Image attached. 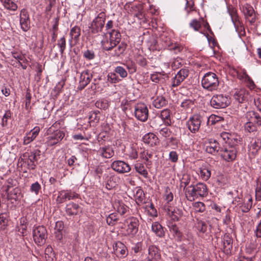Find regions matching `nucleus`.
I'll return each mask as SVG.
<instances>
[{
	"label": "nucleus",
	"mask_w": 261,
	"mask_h": 261,
	"mask_svg": "<svg viewBox=\"0 0 261 261\" xmlns=\"http://www.w3.org/2000/svg\"><path fill=\"white\" fill-rule=\"evenodd\" d=\"M189 70L186 68L181 69L175 76L172 79L171 87H177L188 76Z\"/></svg>",
	"instance_id": "nucleus-13"
},
{
	"label": "nucleus",
	"mask_w": 261,
	"mask_h": 261,
	"mask_svg": "<svg viewBox=\"0 0 261 261\" xmlns=\"http://www.w3.org/2000/svg\"><path fill=\"white\" fill-rule=\"evenodd\" d=\"M135 116L136 118L142 122L146 121L148 117V110L144 103H138L135 106Z\"/></svg>",
	"instance_id": "nucleus-9"
},
{
	"label": "nucleus",
	"mask_w": 261,
	"mask_h": 261,
	"mask_svg": "<svg viewBox=\"0 0 261 261\" xmlns=\"http://www.w3.org/2000/svg\"><path fill=\"white\" fill-rule=\"evenodd\" d=\"M159 117L162 119L163 122L166 125L168 126L171 125V114L169 109H166L162 110L160 113Z\"/></svg>",
	"instance_id": "nucleus-32"
},
{
	"label": "nucleus",
	"mask_w": 261,
	"mask_h": 261,
	"mask_svg": "<svg viewBox=\"0 0 261 261\" xmlns=\"http://www.w3.org/2000/svg\"><path fill=\"white\" fill-rule=\"evenodd\" d=\"M151 230L158 237L162 238L165 236L164 228L158 222L152 223Z\"/></svg>",
	"instance_id": "nucleus-30"
},
{
	"label": "nucleus",
	"mask_w": 261,
	"mask_h": 261,
	"mask_svg": "<svg viewBox=\"0 0 261 261\" xmlns=\"http://www.w3.org/2000/svg\"><path fill=\"white\" fill-rule=\"evenodd\" d=\"M115 47L116 48L114 50L113 56L115 57H119L125 51L126 48V44L124 43L121 42L119 44L118 46L116 45Z\"/></svg>",
	"instance_id": "nucleus-45"
},
{
	"label": "nucleus",
	"mask_w": 261,
	"mask_h": 261,
	"mask_svg": "<svg viewBox=\"0 0 261 261\" xmlns=\"http://www.w3.org/2000/svg\"><path fill=\"white\" fill-rule=\"evenodd\" d=\"M161 258L159 249L155 245L149 246L148 249V261H159Z\"/></svg>",
	"instance_id": "nucleus-21"
},
{
	"label": "nucleus",
	"mask_w": 261,
	"mask_h": 261,
	"mask_svg": "<svg viewBox=\"0 0 261 261\" xmlns=\"http://www.w3.org/2000/svg\"><path fill=\"white\" fill-rule=\"evenodd\" d=\"M57 45L60 48V52L62 54L66 48V40L64 36L58 41Z\"/></svg>",
	"instance_id": "nucleus-58"
},
{
	"label": "nucleus",
	"mask_w": 261,
	"mask_h": 261,
	"mask_svg": "<svg viewBox=\"0 0 261 261\" xmlns=\"http://www.w3.org/2000/svg\"><path fill=\"white\" fill-rule=\"evenodd\" d=\"M246 116L248 121L245 124V130L249 133L256 131L257 126L261 125L259 115L254 111H250L247 113Z\"/></svg>",
	"instance_id": "nucleus-4"
},
{
	"label": "nucleus",
	"mask_w": 261,
	"mask_h": 261,
	"mask_svg": "<svg viewBox=\"0 0 261 261\" xmlns=\"http://www.w3.org/2000/svg\"><path fill=\"white\" fill-rule=\"evenodd\" d=\"M200 177L205 181L207 180L211 175V168L210 166H202L199 169Z\"/></svg>",
	"instance_id": "nucleus-29"
},
{
	"label": "nucleus",
	"mask_w": 261,
	"mask_h": 261,
	"mask_svg": "<svg viewBox=\"0 0 261 261\" xmlns=\"http://www.w3.org/2000/svg\"><path fill=\"white\" fill-rule=\"evenodd\" d=\"M167 103V101L163 96H159L156 97L152 102L153 106L157 108L161 109L165 106Z\"/></svg>",
	"instance_id": "nucleus-42"
},
{
	"label": "nucleus",
	"mask_w": 261,
	"mask_h": 261,
	"mask_svg": "<svg viewBox=\"0 0 261 261\" xmlns=\"http://www.w3.org/2000/svg\"><path fill=\"white\" fill-rule=\"evenodd\" d=\"M150 78L153 82L163 83L165 82L166 79L168 78V75L164 71L156 72L151 74Z\"/></svg>",
	"instance_id": "nucleus-25"
},
{
	"label": "nucleus",
	"mask_w": 261,
	"mask_h": 261,
	"mask_svg": "<svg viewBox=\"0 0 261 261\" xmlns=\"http://www.w3.org/2000/svg\"><path fill=\"white\" fill-rule=\"evenodd\" d=\"M207 194V187L203 183H198L196 185L189 186L185 189L186 197L190 201H194L199 197H204Z\"/></svg>",
	"instance_id": "nucleus-1"
},
{
	"label": "nucleus",
	"mask_w": 261,
	"mask_h": 261,
	"mask_svg": "<svg viewBox=\"0 0 261 261\" xmlns=\"http://www.w3.org/2000/svg\"><path fill=\"white\" fill-rule=\"evenodd\" d=\"M152 156V152H149L147 150L144 151L141 153L140 157L141 159L146 161L147 165H150L151 162L149 161Z\"/></svg>",
	"instance_id": "nucleus-56"
},
{
	"label": "nucleus",
	"mask_w": 261,
	"mask_h": 261,
	"mask_svg": "<svg viewBox=\"0 0 261 261\" xmlns=\"http://www.w3.org/2000/svg\"><path fill=\"white\" fill-rule=\"evenodd\" d=\"M202 121V117L199 115H194L187 122L188 129L192 133H196L199 130Z\"/></svg>",
	"instance_id": "nucleus-10"
},
{
	"label": "nucleus",
	"mask_w": 261,
	"mask_h": 261,
	"mask_svg": "<svg viewBox=\"0 0 261 261\" xmlns=\"http://www.w3.org/2000/svg\"><path fill=\"white\" fill-rule=\"evenodd\" d=\"M193 107L194 102L190 99H186L181 103V107L182 108V110L185 111L187 113L191 112Z\"/></svg>",
	"instance_id": "nucleus-43"
},
{
	"label": "nucleus",
	"mask_w": 261,
	"mask_h": 261,
	"mask_svg": "<svg viewBox=\"0 0 261 261\" xmlns=\"http://www.w3.org/2000/svg\"><path fill=\"white\" fill-rule=\"evenodd\" d=\"M168 49L170 50H173L175 54H178L183 49V47L177 43H170V44L167 45Z\"/></svg>",
	"instance_id": "nucleus-51"
},
{
	"label": "nucleus",
	"mask_w": 261,
	"mask_h": 261,
	"mask_svg": "<svg viewBox=\"0 0 261 261\" xmlns=\"http://www.w3.org/2000/svg\"><path fill=\"white\" fill-rule=\"evenodd\" d=\"M101 44L102 48L107 51L112 50L116 45H114L110 40L108 38V35H106L105 38L101 41Z\"/></svg>",
	"instance_id": "nucleus-44"
},
{
	"label": "nucleus",
	"mask_w": 261,
	"mask_h": 261,
	"mask_svg": "<svg viewBox=\"0 0 261 261\" xmlns=\"http://www.w3.org/2000/svg\"><path fill=\"white\" fill-rule=\"evenodd\" d=\"M106 35H108V38L114 45H117L119 43L121 40V34L117 30H112L111 32L107 33Z\"/></svg>",
	"instance_id": "nucleus-26"
},
{
	"label": "nucleus",
	"mask_w": 261,
	"mask_h": 261,
	"mask_svg": "<svg viewBox=\"0 0 261 261\" xmlns=\"http://www.w3.org/2000/svg\"><path fill=\"white\" fill-rule=\"evenodd\" d=\"M99 114L100 112L99 111H94L91 112L89 117L90 122H93L95 123L98 122L99 120Z\"/></svg>",
	"instance_id": "nucleus-57"
},
{
	"label": "nucleus",
	"mask_w": 261,
	"mask_h": 261,
	"mask_svg": "<svg viewBox=\"0 0 261 261\" xmlns=\"http://www.w3.org/2000/svg\"><path fill=\"white\" fill-rule=\"evenodd\" d=\"M168 228L170 233L178 241H180L182 234V232L179 230L177 226L173 223H169L168 225Z\"/></svg>",
	"instance_id": "nucleus-28"
},
{
	"label": "nucleus",
	"mask_w": 261,
	"mask_h": 261,
	"mask_svg": "<svg viewBox=\"0 0 261 261\" xmlns=\"http://www.w3.org/2000/svg\"><path fill=\"white\" fill-rule=\"evenodd\" d=\"M40 132L39 127H35L23 137V144L28 145L37 137Z\"/></svg>",
	"instance_id": "nucleus-22"
},
{
	"label": "nucleus",
	"mask_w": 261,
	"mask_h": 261,
	"mask_svg": "<svg viewBox=\"0 0 261 261\" xmlns=\"http://www.w3.org/2000/svg\"><path fill=\"white\" fill-rule=\"evenodd\" d=\"M45 257L46 261H56V257L53 249L48 246L45 249Z\"/></svg>",
	"instance_id": "nucleus-39"
},
{
	"label": "nucleus",
	"mask_w": 261,
	"mask_h": 261,
	"mask_svg": "<svg viewBox=\"0 0 261 261\" xmlns=\"http://www.w3.org/2000/svg\"><path fill=\"white\" fill-rule=\"evenodd\" d=\"M106 17V15L105 11L100 12L98 14L89 26L91 33L96 34L101 32L105 25Z\"/></svg>",
	"instance_id": "nucleus-5"
},
{
	"label": "nucleus",
	"mask_w": 261,
	"mask_h": 261,
	"mask_svg": "<svg viewBox=\"0 0 261 261\" xmlns=\"http://www.w3.org/2000/svg\"><path fill=\"white\" fill-rule=\"evenodd\" d=\"M248 93L245 89L237 90L234 94V97L239 103L243 102L246 99Z\"/></svg>",
	"instance_id": "nucleus-34"
},
{
	"label": "nucleus",
	"mask_w": 261,
	"mask_h": 261,
	"mask_svg": "<svg viewBox=\"0 0 261 261\" xmlns=\"http://www.w3.org/2000/svg\"><path fill=\"white\" fill-rule=\"evenodd\" d=\"M118 220L117 215L115 213L110 214L106 218L107 223L108 225L114 226Z\"/></svg>",
	"instance_id": "nucleus-47"
},
{
	"label": "nucleus",
	"mask_w": 261,
	"mask_h": 261,
	"mask_svg": "<svg viewBox=\"0 0 261 261\" xmlns=\"http://www.w3.org/2000/svg\"><path fill=\"white\" fill-rule=\"evenodd\" d=\"M109 102L105 99L98 100L95 102V106L100 109L106 110L109 108Z\"/></svg>",
	"instance_id": "nucleus-50"
},
{
	"label": "nucleus",
	"mask_w": 261,
	"mask_h": 261,
	"mask_svg": "<svg viewBox=\"0 0 261 261\" xmlns=\"http://www.w3.org/2000/svg\"><path fill=\"white\" fill-rule=\"evenodd\" d=\"M143 141L144 143L150 146H154L159 143L158 138L153 133H149L144 136Z\"/></svg>",
	"instance_id": "nucleus-24"
},
{
	"label": "nucleus",
	"mask_w": 261,
	"mask_h": 261,
	"mask_svg": "<svg viewBox=\"0 0 261 261\" xmlns=\"http://www.w3.org/2000/svg\"><path fill=\"white\" fill-rule=\"evenodd\" d=\"M134 196L135 198L136 202L138 205H140L143 203L145 196L144 193L142 190H138Z\"/></svg>",
	"instance_id": "nucleus-48"
},
{
	"label": "nucleus",
	"mask_w": 261,
	"mask_h": 261,
	"mask_svg": "<svg viewBox=\"0 0 261 261\" xmlns=\"http://www.w3.org/2000/svg\"><path fill=\"white\" fill-rule=\"evenodd\" d=\"M11 112L10 110L6 111L3 117L2 125L6 126L8 125V120L11 117Z\"/></svg>",
	"instance_id": "nucleus-59"
},
{
	"label": "nucleus",
	"mask_w": 261,
	"mask_h": 261,
	"mask_svg": "<svg viewBox=\"0 0 261 261\" xmlns=\"http://www.w3.org/2000/svg\"><path fill=\"white\" fill-rule=\"evenodd\" d=\"M242 11L245 18L251 24H253L256 19L254 10L253 7L248 4H246L242 7Z\"/></svg>",
	"instance_id": "nucleus-15"
},
{
	"label": "nucleus",
	"mask_w": 261,
	"mask_h": 261,
	"mask_svg": "<svg viewBox=\"0 0 261 261\" xmlns=\"http://www.w3.org/2000/svg\"><path fill=\"white\" fill-rule=\"evenodd\" d=\"M20 190L18 188H16L13 189L10 193H8V197L10 199L16 200L18 199Z\"/></svg>",
	"instance_id": "nucleus-54"
},
{
	"label": "nucleus",
	"mask_w": 261,
	"mask_h": 261,
	"mask_svg": "<svg viewBox=\"0 0 261 261\" xmlns=\"http://www.w3.org/2000/svg\"><path fill=\"white\" fill-rule=\"evenodd\" d=\"M83 56L88 60H93L95 57L94 51L89 49L85 50L83 53Z\"/></svg>",
	"instance_id": "nucleus-61"
},
{
	"label": "nucleus",
	"mask_w": 261,
	"mask_h": 261,
	"mask_svg": "<svg viewBox=\"0 0 261 261\" xmlns=\"http://www.w3.org/2000/svg\"><path fill=\"white\" fill-rule=\"evenodd\" d=\"M66 195V191L63 190L59 192L58 195L56 199V202L58 203H62L67 199Z\"/></svg>",
	"instance_id": "nucleus-52"
},
{
	"label": "nucleus",
	"mask_w": 261,
	"mask_h": 261,
	"mask_svg": "<svg viewBox=\"0 0 261 261\" xmlns=\"http://www.w3.org/2000/svg\"><path fill=\"white\" fill-rule=\"evenodd\" d=\"M135 169L136 171L139 174L142 175L144 178H147L148 176V173L147 170L145 169V167L143 164L137 162L134 165Z\"/></svg>",
	"instance_id": "nucleus-36"
},
{
	"label": "nucleus",
	"mask_w": 261,
	"mask_h": 261,
	"mask_svg": "<svg viewBox=\"0 0 261 261\" xmlns=\"http://www.w3.org/2000/svg\"><path fill=\"white\" fill-rule=\"evenodd\" d=\"M114 71L118 74L121 77L125 78L127 76V72L125 68L122 66H118L115 67Z\"/></svg>",
	"instance_id": "nucleus-55"
},
{
	"label": "nucleus",
	"mask_w": 261,
	"mask_h": 261,
	"mask_svg": "<svg viewBox=\"0 0 261 261\" xmlns=\"http://www.w3.org/2000/svg\"><path fill=\"white\" fill-rule=\"evenodd\" d=\"M211 105L215 109L225 108L230 103L228 96L223 94L214 95L211 98Z\"/></svg>",
	"instance_id": "nucleus-8"
},
{
	"label": "nucleus",
	"mask_w": 261,
	"mask_h": 261,
	"mask_svg": "<svg viewBox=\"0 0 261 261\" xmlns=\"http://www.w3.org/2000/svg\"><path fill=\"white\" fill-rule=\"evenodd\" d=\"M222 147H220L218 141L214 139H209L206 142L205 150L207 152L215 154L218 151L220 152Z\"/></svg>",
	"instance_id": "nucleus-18"
},
{
	"label": "nucleus",
	"mask_w": 261,
	"mask_h": 261,
	"mask_svg": "<svg viewBox=\"0 0 261 261\" xmlns=\"http://www.w3.org/2000/svg\"><path fill=\"white\" fill-rule=\"evenodd\" d=\"M203 88L210 91L218 89L219 81L217 75L214 72H208L204 74L201 80Z\"/></svg>",
	"instance_id": "nucleus-3"
},
{
	"label": "nucleus",
	"mask_w": 261,
	"mask_h": 261,
	"mask_svg": "<svg viewBox=\"0 0 261 261\" xmlns=\"http://www.w3.org/2000/svg\"><path fill=\"white\" fill-rule=\"evenodd\" d=\"M106 188L108 190H111L118 185L120 179L112 173H105L103 176Z\"/></svg>",
	"instance_id": "nucleus-14"
},
{
	"label": "nucleus",
	"mask_w": 261,
	"mask_h": 261,
	"mask_svg": "<svg viewBox=\"0 0 261 261\" xmlns=\"http://www.w3.org/2000/svg\"><path fill=\"white\" fill-rule=\"evenodd\" d=\"M220 153L221 158L225 161L227 162H233L237 156V147L234 145H225L222 147Z\"/></svg>",
	"instance_id": "nucleus-7"
},
{
	"label": "nucleus",
	"mask_w": 261,
	"mask_h": 261,
	"mask_svg": "<svg viewBox=\"0 0 261 261\" xmlns=\"http://www.w3.org/2000/svg\"><path fill=\"white\" fill-rule=\"evenodd\" d=\"M232 239L229 234L226 233L224 235L222 240L223 247L221 249L227 255L231 254L232 249Z\"/></svg>",
	"instance_id": "nucleus-17"
},
{
	"label": "nucleus",
	"mask_w": 261,
	"mask_h": 261,
	"mask_svg": "<svg viewBox=\"0 0 261 261\" xmlns=\"http://www.w3.org/2000/svg\"><path fill=\"white\" fill-rule=\"evenodd\" d=\"M92 75L88 71L83 72L80 76V85L78 87L79 90L84 89L91 81Z\"/></svg>",
	"instance_id": "nucleus-23"
},
{
	"label": "nucleus",
	"mask_w": 261,
	"mask_h": 261,
	"mask_svg": "<svg viewBox=\"0 0 261 261\" xmlns=\"http://www.w3.org/2000/svg\"><path fill=\"white\" fill-rule=\"evenodd\" d=\"M19 23L21 30L23 32L28 31L31 28V20L28 11L22 9L19 14Z\"/></svg>",
	"instance_id": "nucleus-12"
},
{
	"label": "nucleus",
	"mask_w": 261,
	"mask_h": 261,
	"mask_svg": "<svg viewBox=\"0 0 261 261\" xmlns=\"http://www.w3.org/2000/svg\"><path fill=\"white\" fill-rule=\"evenodd\" d=\"M252 206V198L250 197L247 202H244L241 206V208L243 213H247Z\"/></svg>",
	"instance_id": "nucleus-49"
},
{
	"label": "nucleus",
	"mask_w": 261,
	"mask_h": 261,
	"mask_svg": "<svg viewBox=\"0 0 261 261\" xmlns=\"http://www.w3.org/2000/svg\"><path fill=\"white\" fill-rule=\"evenodd\" d=\"M33 237L34 242L38 246H42L45 243L47 237L46 228L43 226H37L34 228Z\"/></svg>",
	"instance_id": "nucleus-6"
},
{
	"label": "nucleus",
	"mask_w": 261,
	"mask_h": 261,
	"mask_svg": "<svg viewBox=\"0 0 261 261\" xmlns=\"http://www.w3.org/2000/svg\"><path fill=\"white\" fill-rule=\"evenodd\" d=\"M80 209V207L78 204L74 203H70L67 204L66 206V213L69 216L76 215Z\"/></svg>",
	"instance_id": "nucleus-31"
},
{
	"label": "nucleus",
	"mask_w": 261,
	"mask_h": 261,
	"mask_svg": "<svg viewBox=\"0 0 261 261\" xmlns=\"http://www.w3.org/2000/svg\"><path fill=\"white\" fill-rule=\"evenodd\" d=\"M113 249L114 253L118 257L123 258L128 254L126 247L120 242L116 243L113 246Z\"/></svg>",
	"instance_id": "nucleus-20"
},
{
	"label": "nucleus",
	"mask_w": 261,
	"mask_h": 261,
	"mask_svg": "<svg viewBox=\"0 0 261 261\" xmlns=\"http://www.w3.org/2000/svg\"><path fill=\"white\" fill-rule=\"evenodd\" d=\"M70 39L69 41L72 42L73 40L76 43L79 41V38L81 36V28L80 27L75 25L72 28L70 32Z\"/></svg>",
	"instance_id": "nucleus-35"
},
{
	"label": "nucleus",
	"mask_w": 261,
	"mask_h": 261,
	"mask_svg": "<svg viewBox=\"0 0 261 261\" xmlns=\"http://www.w3.org/2000/svg\"><path fill=\"white\" fill-rule=\"evenodd\" d=\"M139 224V221L137 218H128L124 221L122 226L124 234L130 237H134L138 231Z\"/></svg>",
	"instance_id": "nucleus-2"
},
{
	"label": "nucleus",
	"mask_w": 261,
	"mask_h": 261,
	"mask_svg": "<svg viewBox=\"0 0 261 261\" xmlns=\"http://www.w3.org/2000/svg\"><path fill=\"white\" fill-rule=\"evenodd\" d=\"M168 215L174 221H178L182 215V211L178 208H174L173 210H169Z\"/></svg>",
	"instance_id": "nucleus-40"
},
{
	"label": "nucleus",
	"mask_w": 261,
	"mask_h": 261,
	"mask_svg": "<svg viewBox=\"0 0 261 261\" xmlns=\"http://www.w3.org/2000/svg\"><path fill=\"white\" fill-rule=\"evenodd\" d=\"M193 208L196 212H203L205 210V206L203 202H196L193 204Z\"/></svg>",
	"instance_id": "nucleus-53"
},
{
	"label": "nucleus",
	"mask_w": 261,
	"mask_h": 261,
	"mask_svg": "<svg viewBox=\"0 0 261 261\" xmlns=\"http://www.w3.org/2000/svg\"><path fill=\"white\" fill-rule=\"evenodd\" d=\"M113 207L120 215H124L127 211V206L122 201H115L113 203Z\"/></svg>",
	"instance_id": "nucleus-37"
},
{
	"label": "nucleus",
	"mask_w": 261,
	"mask_h": 261,
	"mask_svg": "<svg viewBox=\"0 0 261 261\" xmlns=\"http://www.w3.org/2000/svg\"><path fill=\"white\" fill-rule=\"evenodd\" d=\"M190 26L195 31H198L201 27V22L196 19H193L190 23Z\"/></svg>",
	"instance_id": "nucleus-63"
},
{
	"label": "nucleus",
	"mask_w": 261,
	"mask_h": 261,
	"mask_svg": "<svg viewBox=\"0 0 261 261\" xmlns=\"http://www.w3.org/2000/svg\"><path fill=\"white\" fill-rule=\"evenodd\" d=\"M159 135L165 138L169 137L171 135V132L167 127L162 128L159 130Z\"/></svg>",
	"instance_id": "nucleus-60"
},
{
	"label": "nucleus",
	"mask_w": 261,
	"mask_h": 261,
	"mask_svg": "<svg viewBox=\"0 0 261 261\" xmlns=\"http://www.w3.org/2000/svg\"><path fill=\"white\" fill-rule=\"evenodd\" d=\"M126 66L127 69L128 70L129 73L130 74L135 73L137 70L136 65L135 63L133 61L127 62L126 64Z\"/></svg>",
	"instance_id": "nucleus-64"
},
{
	"label": "nucleus",
	"mask_w": 261,
	"mask_h": 261,
	"mask_svg": "<svg viewBox=\"0 0 261 261\" xmlns=\"http://www.w3.org/2000/svg\"><path fill=\"white\" fill-rule=\"evenodd\" d=\"M196 227L200 233H208L210 231V226L202 221H198L196 224Z\"/></svg>",
	"instance_id": "nucleus-38"
},
{
	"label": "nucleus",
	"mask_w": 261,
	"mask_h": 261,
	"mask_svg": "<svg viewBox=\"0 0 261 261\" xmlns=\"http://www.w3.org/2000/svg\"><path fill=\"white\" fill-rule=\"evenodd\" d=\"M98 153L102 157L107 159L111 158L114 154L113 149L109 146L100 147L98 150Z\"/></svg>",
	"instance_id": "nucleus-33"
},
{
	"label": "nucleus",
	"mask_w": 261,
	"mask_h": 261,
	"mask_svg": "<svg viewBox=\"0 0 261 261\" xmlns=\"http://www.w3.org/2000/svg\"><path fill=\"white\" fill-rule=\"evenodd\" d=\"M229 14L236 31H239L241 30L242 26V23L239 20V17L237 14V10L233 9L229 11Z\"/></svg>",
	"instance_id": "nucleus-27"
},
{
	"label": "nucleus",
	"mask_w": 261,
	"mask_h": 261,
	"mask_svg": "<svg viewBox=\"0 0 261 261\" xmlns=\"http://www.w3.org/2000/svg\"><path fill=\"white\" fill-rule=\"evenodd\" d=\"M1 1L3 3L4 7L8 10L14 11H16L18 8L17 5L13 0Z\"/></svg>",
	"instance_id": "nucleus-41"
},
{
	"label": "nucleus",
	"mask_w": 261,
	"mask_h": 261,
	"mask_svg": "<svg viewBox=\"0 0 261 261\" xmlns=\"http://www.w3.org/2000/svg\"><path fill=\"white\" fill-rule=\"evenodd\" d=\"M223 120V118L222 117L216 115H211L207 120V124L208 125H214L216 123L221 122Z\"/></svg>",
	"instance_id": "nucleus-46"
},
{
	"label": "nucleus",
	"mask_w": 261,
	"mask_h": 261,
	"mask_svg": "<svg viewBox=\"0 0 261 261\" xmlns=\"http://www.w3.org/2000/svg\"><path fill=\"white\" fill-rule=\"evenodd\" d=\"M41 185L38 182L36 181L35 183L32 184L30 190L32 193H34L35 195H37L39 194V191L41 190Z\"/></svg>",
	"instance_id": "nucleus-62"
},
{
	"label": "nucleus",
	"mask_w": 261,
	"mask_h": 261,
	"mask_svg": "<svg viewBox=\"0 0 261 261\" xmlns=\"http://www.w3.org/2000/svg\"><path fill=\"white\" fill-rule=\"evenodd\" d=\"M65 136L63 131L57 130L53 134L47 137V143L50 146L57 144L61 141Z\"/></svg>",
	"instance_id": "nucleus-19"
},
{
	"label": "nucleus",
	"mask_w": 261,
	"mask_h": 261,
	"mask_svg": "<svg viewBox=\"0 0 261 261\" xmlns=\"http://www.w3.org/2000/svg\"><path fill=\"white\" fill-rule=\"evenodd\" d=\"M261 149V139L252 138L248 145V152L250 158H254Z\"/></svg>",
	"instance_id": "nucleus-11"
},
{
	"label": "nucleus",
	"mask_w": 261,
	"mask_h": 261,
	"mask_svg": "<svg viewBox=\"0 0 261 261\" xmlns=\"http://www.w3.org/2000/svg\"><path fill=\"white\" fill-rule=\"evenodd\" d=\"M112 168L119 173H125L129 172L131 168L126 163L122 161H115L111 164Z\"/></svg>",
	"instance_id": "nucleus-16"
}]
</instances>
